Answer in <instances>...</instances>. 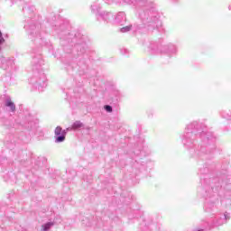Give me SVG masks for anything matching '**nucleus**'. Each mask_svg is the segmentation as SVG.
Instances as JSON below:
<instances>
[{"label":"nucleus","mask_w":231,"mask_h":231,"mask_svg":"<svg viewBox=\"0 0 231 231\" xmlns=\"http://www.w3.org/2000/svg\"><path fill=\"white\" fill-rule=\"evenodd\" d=\"M60 39H65L66 41H69V39H71L73 35L70 33H68L67 32H64L60 33Z\"/></svg>","instance_id":"obj_17"},{"label":"nucleus","mask_w":231,"mask_h":231,"mask_svg":"<svg viewBox=\"0 0 231 231\" xmlns=\"http://www.w3.org/2000/svg\"><path fill=\"white\" fill-rule=\"evenodd\" d=\"M61 28H64V25H61Z\"/></svg>","instance_id":"obj_25"},{"label":"nucleus","mask_w":231,"mask_h":231,"mask_svg":"<svg viewBox=\"0 0 231 231\" xmlns=\"http://www.w3.org/2000/svg\"><path fill=\"white\" fill-rule=\"evenodd\" d=\"M87 226H89V225L86 224Z\"/></svg>","instance_id":"obj_26"},{"label":"nucleus","mask_w":231,"mask_h":231,"mask_svg":"<svg viewBox=\"0 0 231 231\" xmlns=\"http://www.w3.org/2000/svg\"><path fill=\"white\" fill-rule=\"evenodd\" d=\"M3 230L1 227H0V231Z\"/></svg>","instance_id":"obj_28"},{"label":"nucleus","mask_w":231,"mask_h":231,"mask_svg":"<svg viewBox=\"0 0 231 231\" xmlns=\"http://www.w3.org/2000/svg\"><path fill=\"white\" fill-rule=\"evenodd\" d=\"M68 131H73V126L68 127L65 130H62V127H60V126H57L54 130L55 143H62V142H65L66 134H68Z\"/></svg>","instance_id":"obj_6"},{"label":"nucleus","mask_w":231,"mask_h":231,"mask_svg":"<svg viewBox=\"0 0 231 231\" xmlns=\"http://www.w3.org/2000/svg\"><path fill=\"white\" fill-rule=\"evenodd\" d=\"M87 226H89V225L86 224Z\"/></svg>","instance_id":"obj_27"},{"label":"nucleus","mask_w":231,"mask_h":231,"mask_svg":"<svg viewBox=\"0 0 231 231\" xmlns=\"http://www.w3.org/2000/svg\"><path fill=\"white\" fill-rule=\"evenodd\" d=\"M214 207H216V201L210 202V200H207V202L205 204V208L208 212V210H212V208H214Z\"/></svg>","instance_id":"obj_16"},{"label":"nucleus","mask_w":231,"mask_h":231,"mask_svg":"<svg viewBox=\"0 0 231 231\" xmlns=\"http://www.w3.org/2000/svg\"><path fill=\"white\" fill-rule=\"evenodd\" d=\"M131 30H134V32H138V30H140V26L137 24H130L128 26H125L123 28H121L120 32L122 33H127V32H131Z\"/></svg>","instance_id":"obj_11"},{"label":"nucleus","mask_w":231,"mask_h":231,"mask_svg":"<svg viewBox=\"0 0 231 231\" xmlns=\"http://www.w3.org/2000/svg\"><path fill=\"white\" fill-rule=\"evenodd\" d=\"M92 13L95 14L96 19L98 23H103L104 24L107 23H111L113 19H115V15L112 14V13L107 11H102V7L100 6V4L95 2L91 5Z\"/></svg>","instance_id":"obj_4"},{"label":"nucleus","mask_w":231,"mask_h":231,"mask_svg":"<svg viewBox=\"0 0 231 231\" xmlns=\"http://www.w3.org/2000/svg\"><path fill=\"white\" fill-rule=\"evenodd\" d=\"M12 64H14V60L12 58L0 56V68L6 69L8 67L12 66Z\"/></svg>","instance_id":"obj_9"},{"label":"nucleus","mask_w":231,"mask_h":231,"mask_svg":"<svg viewBox=\"0 0 231 231\" xmlns=\"http://www.w3.org/2000/svg\"><path fill=\"white\" fill-rule=\"evenodd\" d=\"M149 48L153 53H162V45H159L156 42L150 43Z\"/></svg>","instance_id":"obj_13"},{"label":"nucleus","mask_w":231,"mask_h":231,"mask_svg":"<svg viewBox=\"0 0 231 231\" xmlns=\"http://www.w3.org/2000/svg\"><path fill=\"white\" fill-rule=\"evenodd\" d=\"M227 219H230V217L227 215V213L217 215L216 217L210 218L209 222L207 223V226L209 228H214L215 226H221L222 225H225V223H226Z\"/></svg>","instance_id":"obj_5"},{"label":"nucleus","mask_w":231,"mask_h":231,"mask_svg":"<svg viewBox=\"0 0 231 231\" xmlns=\"http://www.w3.org/2000/svg\"><path fill=\"white\" fill-rule=\"evenodd\" d=\"M107 5H111V3H122V0H104Z\"/></svg>","instance_id":"obj_21"},{"label":"nucleus","mask_w":231,"mask_h":231,"mask_svg":"<svg viewBox=\"0 0 231 231\" xmlns=\"http://www.w3.org/2000/svg\"><path fill=\"white\" fill-rule=\"evenodd\" d=\"M3 44H5V37H3V32L0 31V50L3 49Z\"/></svg>","instance_id":"obj_19"},{"label":"nucleus","mask_w":231,"mask_h":231,"mask_svg":"<svg viewBox=\"0 0 231 231\" xmlns=\"http://www.w3.org/2000/svg\"><path fill=\"white\" fill-rule=\"evenodd\" d=\"M84 127V124L80 121H76L72 124V129L73 131H77L79 129H82Z\"/></svg>","instance_id":"obj_15"},{"label":"nucleus","mask_w":231,"mask_h":231,"mask_svg":"<svg viewBox=\"0 0 231 231\" xmlns=\"http://www.w3.org/2000/svg\"><path fill=\"white\" fill-rule=\"evenodd\" d=\"M196 136L203 138L205 136H214V134H212V132L202 130L199 128V123H198V121H194L186 126L184 134L181 135L184 147L187 149L192 147V145H194Z\"/></svg>","instance_id":"obj_2"},{"label":"nucleus","mask_w":231,"mask_h":231,"mask_svg":"<svg viewBox=\"0 0 231 231\" xmlns=\"http://www.w3.org/2000/svg\"><path fill=\"white\" fill-rule=\"evenodd\" d=\"M5 107H8V111L11 113H15V104L12 101L11 98H6L5 102Z\"/></svg>","instance_id":"obj_12"},{"label":"nucleus","mask_w":231,"mask_h":231,"mask_svg":"<svg viewBox=\"0 0 231 231\" xmlns=\"http://www.w3.org/2000/svg\"><path fill=\"white\" fill-rule=\"evenodd\" d=\"M29 37L32 41H34V42L42 46V38H41V32H39V29L36 26L31 27Z\"/></svg>","instance_id":"obj_7"},{"label":"nucleus","mask_w":231,"mask_h":231,"mask_svg":"<svg viewBox=\"0 0 231 231\" xmlns=\"http://www.w3.org/2000/svg\"><path fill=\"white\" fill-rule=\"evenodd\" d=\"M220 116L222 118H225L226 120H230L231 111L230 110H222V111H220Z\"/></svg>","instance_id":"obj_14"},{"label":"nucleus","mask_w":231,"mask_h":231,"mask_svg":"<svg viewBox=\"0 0 231 231\" xmlns=\"http://www.w3.org/2000/svg\"><path fill=\"white\" fill-rule=\"evenodd\" d=\"M105 110L106 111V113H113V106H109V105H106L104 106Z\"/></svg>","instance_id":"obj_20"},{"label":"nucleus","mask_w":231,"mask_h":231,"mask_svg":"<svg viewBox=\"0 0 231 231\" xmlns=\"http://www.w3.org/2000/svg\"><path fill=\"white\" fill-rule=\"evenodd\" d=\"M208 140H212V138H210V137H208Z\"/></svg>","instance_id":"obj_24"},{"label":"nucleus","mask_w":231,"mask_h":231,"mask_svg":"<svg viewBox=\"0 0 231 231\" xmlns=\"http://www.w3.org/2000/svg\"><path fill=\"white\" fill-rule=\"evenodd\" d=\"M194 231H205V229H195Z\"/></svg>","instance_id":"obj_22"},{"label":"nucleus","mask_w":231,"mask_h":231,"mask_svg":"<svg viewBox=\"0 0 231 231\" xmlns=\"http://www.w3.org/2000/svg\"><path fill=\"white\" fill-rule=\"evenodd\" d=\"M228 10L231 12V5L228 6Z\"/></svg>","instance_id":"obj_23"},{"label":"nucleus","mask_w":231,"mask_h":231,"mask_svg":"<svg viewBox=\"0 0 231 231\" xmlns=\"http://www.w3.org/2000/svg\"><path fill=\"white\" fill-rule=\"evenodd\" d=\"M33 65V77L30 79V84L33 86L39 91L46 88L48 86V79L46 74L41 70V64H42V60L34 58L32 60Z\"/></svg>","instance_id":"obj_3"},{"label":"nucleus","mask_w":231,"mask_h":231,"mask_svg":"<svg viewBox=\"0 0 231 231\" xmlns=\"http://www.w3.org/2000/svg\"><path fill=\"white\" fill-rule=\"evenodd\" d=\"M135 217H138V216H135Z\"/></svg>","instance_id":"obj_29"},{"label":"nucleus","mask_w":231,"mask_h":231,"mask_svg":"<svg viewBox=\"0 0 231 231\" xmlns=\"http://www.w3.org/2000/svg\"><path fill=\"white\" fill-rule=\"evenodd\" d=\"M53 222H48V223H46V224H44V225H42V231H49L50 230V228H51V226H53Z\"/></svg>","instance_id":"obj_18"},{"label":"nucleus","mask_w":231,"mask_h":231,"mask_svg":"<svg viewBox=\"0 0 231 231\" xmlns=\"http://www.w3.org/2000/svg\"><path fill=\"white\" fill-rule=\"evenodd\" d=\"M116 23L120 24L121 26H124L127 21V16L125 15V13L120 12L116 14L115 18Z\"/></svg>","instance_id":"obj_10"},{"label":"nucleus","mask_w":231,"mask_h":231,"mask_svg":"<svg viewBox=\"0 0 231 231\" xmlns=\"http://www.w3.org/2000/svg\"><path fill=\"white\" fill-rule=\"evenodd\" d=\"M178 53V47L172 43L164 45V55L168 57H174Z\"/></svg>","instance_id":"obj_8"},{"label":"nucleus","mask_w":231,"mask_h":231,"mask_svg":"<svg viewBox=\"0 0 231 231\" xmlns=\"http://www.w3.org/2000/svg\"><path fill=\"white\" fill-rule=\"evenodd\" d=\"M123 3L136 5L137 14L143 23L144 28L147 27L148 30H151V28L153 30L154 28H158V24H160V20L158 17L151 15V11L140 9L143 6H149V2H147V0H123Z\"/></svg>","instance_id":"obj_1"}]
</instances>
